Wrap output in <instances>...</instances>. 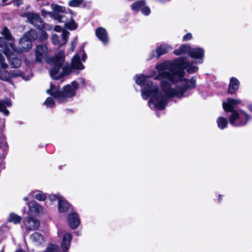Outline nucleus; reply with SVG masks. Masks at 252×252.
<instances>
[{"instance_id":"nucleus-1","label":"nucleus","mask_w":252,"mask_h":252,"mask_svg":"<svg viewBox=\"0 0 252 252\" xmlns=\"http://www.w3.org/2000/svg\"><path fill=\"white\" fill-rule=\"evenodd\" d=\"M156 69L158 71V75L155 79L161 80V88L164 97L166 98V105L169 97H182L184 96V94L188 90L195 87L196 82L193 79L183 80V87L178 86L173 88L171 86L172 84L182 80L185 69H187L189 73L196 72L198 70L197 66L187 62L185 58H178L173 63L165 62L158 63L156 66Z\"/></svg>"},{"instance_id":"nucleus-2","label":"nucleus","mask_w":252,"mask_h":252,"mask_svg":"<svg viewBox=\"0 0 252 252\" xmlns=\"http://www.w3.org/2000/svg\"><path fill=\"white\" fill-rule=\"evenodd\" d=\"M156 71H153L150 76H145L143 74L136 75L134 79L138 85H143L144 88L141 90L142 96L143 99H147L149 97L150 99L149 105L151 108L157 110H163L166 106V98L162 90L160 93L158 91L157 85H154L152 81L147 79L152 77L155 78L156 75Z\"/></svg>"},{"instance_id":"nucleus-3","label":"nucleus","mask_w":252,"mask_h":252,"mask_svg":"<svg viewBox=\"0 0 252 252\" xmlns=\"http://www.w3.org/2000/svg\"><path fill=\"white\" fill-rule=\"evenodd\" d=\"M241 103L239 99L228 98L226 102L222 103L223 109L226 112H231L229 118L230 124L234 126H241L247 124L251 117L246 112L240 110L239 112L234 110L235 106Z\"/></svg>"},{"instance_id":"nucleus-4","label":"nucleus","mask_w":252,"mask_h":252,"mask_svg":"<svg viewBox=\"0 0 252 252\" xmlns=\"http://www.w3.org/2000/svg\"><path fill=\"white\" fill-rule=\"evenodd\" d=\"M1 34L4 36L5 39L9 42L6 44L5 43V45H7L9 48L17 53L27 52L31 49L32 46V40L35 39L37 37L36 33L34 30L30 31L20 39L19 47L16 49L13 44V38L7 28H4L3 29Z\"/></svg>"},{"instance_id":"nucleus-5","label":"nucleus","mask_w":252,"mask_h":252,"mask_svg":"<svg viewBox=\"0 0 252 252\" xmlns=\"http://www.w3.org/2000/svg\"><path fill=\"white\" fill-rule=\"evenodd\" d=\"M64 58V53L60 52L51 59L52 67L50 70V75L53 79L59 80L72 72L68 64H63Z\"/></svg>"},{"instance_id":"nucleus-6","label":"nucleus","mask_w":252,"mask_h":252,"mask_svg":"<svg viewBox=\"0 0 252 252\" xmlns=\"http://www.w3.org/2000/svg\"><path fill=\"white\" fill-rule=\"evenodd\" d=\"M78 88V84L76 81H73L71 84L63 88V91L59 90V88L51 84L50 88L46 90V93L58 98L60 102H65L68 98L73 97L76 94V91Z\"/></svg>"},{"instance_id":"nucleus-7","label":"nucleus","mask_w":252,"mask_h":252,"mask_svg":"<svg viewBox=\"0 0 252 252\" xmlns=\"http://www.w3.org/2000/svg\"><path fill=\"white\" fill-rule=\"evenodd\" d=\"M174 52L176 55L188 53L191 58L196 59H202L204 55V51L202 48H191L187 45L181 46L178 49L175 50Z\"/></svg>"},{"instance_id":"nucleus-8","label":"nucleus","mask_w":252,"mask_h":252,"mask_svg":"<svg viewBox=\"0 0 252 252\" xmlns=\"http://www.w3.org/2000/svg\"><path fill=\"white\" fill-rule=\"evenodd\" d=\"M0 48H2L3 53L8 58L11 65L13 68H17L19 67L22 61L19 58L15 57L16 52H13L11 49L8 47L7 45H5V42L3 39L0 37Z\"/></svg>"},{"instance_id":"nucleus-9","label":"nucleus","mask_w":252,"mask_h":252,"mask_svg":"<svg viewBox=\"0 0 252 252\" xmlns=\"http://www.w3.org/2000/svg\"><path fill=\"white\" fill-rule=\"evenodd\" d=\"M72 240V235L68 233H64L62 238L61 242V247L63 249V252H67L66 251L70 248L71 241ZM59 247L55 245H49L45 252H60Z\"/></svg>"},{"instance_id":"nucleus-10","label":"nucleus","mask_w":252,"mask_h":252,"mask_svg":"<svg viewBox=\"0 0 252 252\" xmlns=\"http://www.w3.org/2000/svg\"><path fill=\"white\" fill-rule=\"evenodd\" d=\"M0 79L8 81L11 78V73L6 70L8 65L4 63L3 57L0 54Z\"/></svg>"},{"instance_id":"nucleus-11","label":"nucleus","mask_w":252,"mask_h":252,"mask_svg":"<svg viewBox=\"0 0 252 252\" xmlns=\"http://www.w3.org/2000/svg\"><path fill=\"white\" fill-rule=\"evenodd\" d=\"M28 21L34 27L38 29H42L44 27L43 22L39 15L33 13L26 14Z\"/></svg>"},{"instance_id":"nucleus-12","label":"nucleus","mask_w":252,"mask_h":252,"mask_svg":"<svg viewBox=\"0 0 252 252\" xmlns=\"http://www.w3.org/2000/svg\"><path fill=\"white\" fill-rule=\"evenodd\" d=\"M49 198L52 201L58 200L60 212H64L69 209V204L68 202L61 195L59 194L50 195Z\"/></svg>"},{"instance_id":"nucleus-13","label":"nucleus","mask_w":252,"mask_h":252,"mask_svg":"<svg viewBox=\"0 0 252 252\" xmlns=\"http://www.w3.org/2000/svg\"><path fill=\"white\" fill-rule=\"evenodd\" d=\"M67 14H56L54 15V19L58 20L59 22L65 23V27L70 30H74L77 28V25L74 21L72 19L70 21H68L65 17Z\"/></svg>"},{"instance_id":"nucleus-14","label":"nucleus","mask_w":252,"mask_h":252,"mask_svg":"<svg viewBox=\"0 0 252 252\" xmlns=\"http://www.w3.org/2000/svg\"><path fill=\"white\" fill-rule=\"evenodd\" d=\"M24 224L25 228L30 231L37 229L40 226L39 221L32 217L25 218L24 220Z\"/></svg>"},{"instance_id":"nucleus-15","label":"nucleus","mask_w":252,"mask_h":252,"mask_svg":"<svg viewBox=\"0 0 252 252\" xmlns=\"http://www.w3.org/2000/svg\"><path fill=\"white\" fill-rule=\"evenodd\" d=\"M69 32L63 30L62 32V37L60 39V37L57 34H54L52 36V43L58 46H63L65 45L67 42V38L68 37Z\"/></svg>"},{"instance_id":"nucleus-16","label":"nucleus","mask_w":252,"mask_h":252,"mask_svg":"<svg viewBox=\"0 0 252 252\" xmlns=\"http://www.w3.org/2000/svg\"><path fill=\"white\" fill-rule=\"evenodd\" d=\"M48 49L46 45H39L36 47L35 50L36 60L41 62L47 58Z\"/></svg>"},{"instance_id":"nucleus-17","label":"nucleus","mask_w":252,"mask_h":252,"mask_svg":"<svg viewBox=\"0 0 252 252\" xmlns=\"http://www.w3.org/2000/svg\"><path fill=\"white\" fill-rule=\"evenodd\" d=\"M95 34L97 38L104 44H106L108 42V33L105 29L101 27L96 29L95 30Z\"/></svg>"},{"instance_id":"nucleus-18","label":"nucleus","mask_w":252,"mask_h":252,"mask_svg":"<svg viewBox=\"0 0 252 252\" xmlns=\"http://www.w3.org/2000/svg\"><path fill=\"white\" fill-rule=\"evenodd\" d=\"M68 222L71 228H76L80 223L78 215L75 213L70 214L68 218Z\"/></svg>"},{"instance_id":"nucleus-19","label":"nucleus","mask_w":252,"mask_h":252,"mask_svg":"<svg viewBox=\"0 0 252 252\" xmlns=\"http://www.w3.org/2000/svg\"><path fill=\"white\" fill-rule=\"evenodd\" d=\"M69 66L71 68L72 71L73 69L82 70L84 69V66L81 63L80 57L77 54H75L72 58L71 65Z\"/></svg>"},{"instance_id":"nucleus-20","label":"nucleus","mask_w":252,"mask_h":252,"mask_svg":"<svg viewBox=\"0 0 252 252\" xmlns=\"http://www.w3.org/2000/svg\"><path fill=\"white\" fill-rule=\"evenodd\" d=\"M30 211L32 214H37L43 212V208L35 201H31L28 204Z\"/></svg>"},{"instance_id":"nucleus-21","label":"nucleus","mask_w":252,"mask_h":252,"mask_svg":"<svg viewBox=\"0 0 252 252\" xmlns=\"http://www.w3.org/2000/svg\"><path fill=\"white\" fill-rule=\"evenodd\" d=\"M31 241L36 245H40L44 243L43 236L39 233L34 232L30 236Z\"/></svg>"},{"instance_id":"nucleus-22","label":"nucleus","mask_w":252,"mask_h":252,"mask_svg":"<svg viewBox=\"0 0 252 252\" xmlns=\"http://www.w3.org/2000/svg\"><path fill=\"white\" fill-rule=\"evenodd\" d=\"M239 86V82L235 78L232 77L231 78L229 88L228 90V93L229 94H234L237 90L238 89Z\"/></svg>"},{"instance_id":"nucleus-23","label":"nucleus","mask_w":252,"mask_h":252,"mask_svg":"<svg viewBox=\"0 0 252 252\" xmlns=\"http://www.w3.org/2000/svg\"><path fill=\"white\" fill-rule=\"evenodd\" d=\"M171 50V48L170 46L166 44L161 45L157 48L156 50L158 57L168 52Z\"/></svg>"},{"instance_id":"nucleus-24","label":"nucleus","mask_w":252,"mask_h":252,"mask_svg":"<svg viewBox=\"0 0 252 252\" xmlns=\"http://www.w3.org/2000/svg\"><path fill=\"white\" fill-rule=\"evenodd\" d=\"M11 105L10 101L7 99L3 101H0V111L2 112L4 115L7 116L9 114V111L5 108V105L10 106Z\"/></svg>"},{"instance_id":"nucleus-25","label":"nucleus","mask_w":252,"mask_h":252,"mask_svg":"<svg viewBox=\"0 0 252 252\" xmlns=\"http://www.w3.org/2000/svg\"><path fill=\"white\" fill-rule=\"evenodd\" d=\"M218 126L219 128L222 129L226 127L228 124V120L226 118L220 117L217 120Z\"/></svg>"},{"instance_id":"nucleus-26","label":"nucleus","mask_w":252,"mask_h":252,"mask_svg":"<svg viewBox=\"0 0 252 252\" xmlns=\"http://www.w3.org/2000/svg\"><path fill=\"white\" fill-rule=\"evenodd\" d=\"M22 220V217L18 216L14 213L10 214L8 218V221L9 222H13L14 224H17L21 222Z\"/></svg>"},{"instance_id":"nucleus-27","label":"nucleus","mask_w":252,"mask_h":252,"mask_svg":"<svg viewBox=\"0 0 252 252\" xmlns=\"http://www.w3.org/2000/svg\"><path fill=\"white\" fill-rule=\"evenodd\" d=\"M145 2L143 1H137L131 5V9L134 11H137L144 6Z\"/></svg>"},{"instance_id":"nucleus-28","label":"nucleus","mask_w":252,"mask_h":252,"mask_svg":"<svg viewBox=\"0 0 252 252\" xmlns=\"http://www.w3.org/2000/svg\"><path fill=\"white\" fill-rule=\"evenodd\" d=\"M51 7H52L53 10L55 12H57V13H55L54 16L56 14H60V13H58V12H63L64 10V8L63 7L58 5L57 4H52ZM63 14V13H61V14Z\"/></svg>"},{"instance_id":"nucleus-29","label":"nucleus","mask_w":252,"mask_h":252,"mask_svg":"<svg viewBox=\"0 0 252 252\" xmlns=\"http://www.w3.org/2000/svg\"><path fill=\"white\" fill-rule=\"evenodd\" d=\"M55 101L52 97H48L44 102V104L47 107H53L55 105Z\"/></svg>"},{"instance_id":"nucleus-30","label":"nucleus","mask_w":252,"mask_h":252,"mask_svg":"<svg viewBox=\"0 0 252 252\" xmlns=\"http://www.w3.org/2000/svg\"><path fill=\"white\" fill-rule=\"evenodd\" d=\"M83 0H70L68 2V5L71 7L79 6L82 2Z\"/></svg>"},{"instance_id":"nucleus-31","label":"nucleus","mask_w":252,"mask_h":252,"mask_svg":"<svg viewBox=\"0 0 252 252\" xmlns=\"http://www.w3.org/2000/svg\"><path fill=\"white\" fill-rule=\"evenodd\" d=\"M35 198L39 201H44L46 199V195L42 192H39L35 195Z\"/></svg>"},{"instance_id":"nucleus-32","label":"nucleus","mask_w":252,"mask_h":252,"mask_svg":"<svg viewBox=\"0 0 252 252\" xmlns=\"http://www.w3.org/2000/svg\"><path fill=\"white\" fill-rule=\"evenodd\" d=\"M141 11L143 14L148 15L150 14L151 10L149 7L145 6L142 8Z\"/></svg>"},{"instance_id":"nucleus-33","label":"nucleus","mask_w":252,"mask_h":252,"mask_svg":"<svg viewBox=\"0 0 252 252\" xmlns=\"http://www.w3.org/2000/svg\"><path fill=\"white\" fill-rule=\"evenodd\" d=\"M22 72L21 71H16L14 72L11 73V77H18V76H20L22 75Z\"/></svg>"},{"instance_id":"nucleus-34","label":"nucleus","mask_w":252,"mask_h":252,"mask_svg":"<svg viewBox=\"0 0 252 252\" xmlns=\"http://www.w3.org/2000/svg\"><path fill=\"white\" fill-rule=\"evenodd\" d=\"M192 38V35L190 33H188L185 35L183 37V40L184 41H187L191 39Z\"/></svg>"},{"instance_id":"nucleus-35","label":"nucleus","mask_w":252,"mask_h":252,"mask_svg":"<svg viewBox=\"0 0 252 252\" xmlns=\"http://www.w3.org/2000/svg\"><path fill=\"white\" fill-rule=\"evenodd\" d=\"M77 38H74L73 40L72 41V48H71V51H73L74 50V47L77 45Z\"/></svg>"},{"instance_id":"nucleus-36","label":"nucleus","mask_w":252,"mask_h":252,"mask_svg":"<svg viewBox=\"0 0 252 252\" xmlns=\"http://www.w3.org/2000/svg\"><path fill=\"white\" fill-rule=\"evenodd\" d=\"M54 30H55V31L59 32H61V30H62V28H61V26H56L55 27Z\"/></svg>"},{"instance_id":"nucleus-37","label":"nucleus","mask_w":252,"mask_h":252,"mask_svg":"<svg viewBox=\"0 0 252 252\" xmlns=\"http://www.w3.org/2000/svg\"><path fill=\"white\" fill-rule=\"evenodd\" d=\"M83 57H82V60L85 62L86 58H87V55L85 53L84 51H83Z\"/></svg>"},{"instance_id":"nucleus-38","label":"nucleus","mask_w":252,"mask_h":252,"mask_svg":"<svg viewBox=\"0 0 252 252\" xmlns=\"http://www.w3.org/2000/svg\"><path fill=\"white\" fill-rule=\"evenodd\" d=\"M43 36L44 39H46L47 38V34L46 32H43Z\"/></svg>"},{"instance_id":"nucleus-39","label":"nucleus","mask_w":252,"mask_h":252,"mask_svg":"<svg viewBox=\"0 0 252 252\" xmlns=\"http://www.w3.org/2000/svg\"><path fill=\"white\" fill-rule=\"evenodd\" d=\"M249 109H250V110L252 112V104H250L249 106Z\"/></svg>"},{"instance_id":"nucleus-40","label":"nucleus","mask_w":252,"mask_h":252,"mask_svg":"<svg viewBox=\"0 0 252 252\" xmlns=\"http://www.w3.org/2000/svg\"><path fill=\"white\" fill-rule=\"evenodd\" d=\"M15 252H25L23 251L22 250L20 249V250L16 251Z\"/></svg>"},{"instance_id":"nucleus-41","label":"nucleus","mask_w":252,"mask_h":252,"mask_svg":"<svg viewBox=\"0 0 252 252\" xmlns=\"http://www.w3.org/2000/svg\"><path fill=\"white\" fill-rule=\"evenodd\" d=\"M25 201H28V198L27 197H25L23 199Z\"/></svg>"},{"instance_id":"nucleus-42","label":"nucleus","mask_w":252,"mask_h":252,"mask_svg":"<svg viewBox=\"0 0 252 252\" xmlns=\"http://www.w3.org/2000/svg\"><path fill=\"white\" fill-rule=\"evenodd\" d=\"M65 206H66L65 204H62V207H63V208H65Z\"/></svg>"},{"instance_id":"nucleus-43","label":"nucleus","mask_w":252,"mask_h":252,"mask_svg":"<svg viewBox=\"0 0 252 252\" xmlns=\"http://www.w3.org/2000/svg\"><path fill=\"white\" fill-rule=\"evenodd\" d=\"M42 14L44 15V11L43 10H42Z\"/></svg>"},{"instance_id":"nucleus-44","label":"nucleus","mask_w":252,"mask_h":252,"mask_svg":"<svg viewBox=\"0 0 252 252\" xmlns=\"http://www.w3.org/2000/svg\"><path fill=\"white\" fill-rule=\"evenodd\" d=\"M17 5H18L19 4L18 3H16Z\"/></svg>"},{"instance_id":"nucleus-45","label":"nucleus","mask_w":252,"mask_h":252,"mask_svg":"<svg viewBox=\"0 0 252 252\" xmlns=\"http://www.w3.org/2000/svg\"><path fill=\"white\" fill-rule=\"evenodd\" d=\"M1 140L0 139V143H1Z\"/></svg>"}]
</instances>
